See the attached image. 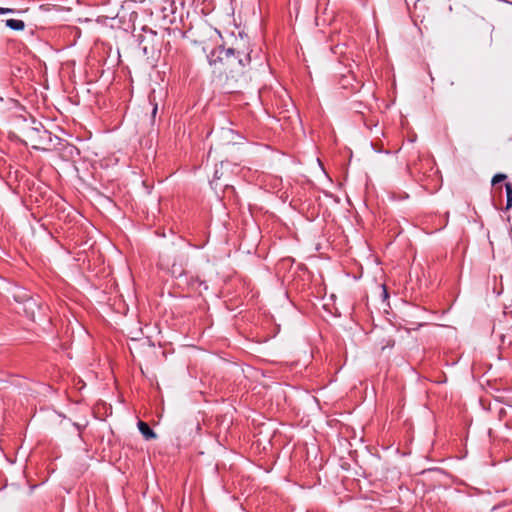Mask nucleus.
I'll return each mask as SVG.
<instances>
[{
	"label": "nucleus",
	"instance_id": "obj_2",
	"mask_svg": "<svg viewBox=\"0 0 512 512\" xmlns=\"http://www.w3.org/2000/svg\"><path fill=\"white\" fill-rule=\"evenodd\" d=\"M137 426H138L139 431L141 432V434L143 435V437L146 440H151V439L156 438V433L150 428V426L146 422L139 421Z\"/></svg>",
	"mask_w": 512,
	"mask_h": 512
},
{
	"label": "nucleus",
	"instance_id": "obj_3",
	"mask_svg": "<svg viewBox=\"0 0 512 512\" xmlns=\"http://www.w3.org/2000/svg\"><path fill=\"white\" fill-rule=\"evenodd\" d=\"M5 24L7 27L15 31H22L25 28L24 21L18 19H7Z\"/></svg>",
	"mask_w": 512,
	"mask_h": 512
},
{
	"label": "nucleus",
	"instance_id": "obj_4",
	"mask_svg": "<svg viewBox=\"0 0 512 512\" xmlns=\"http://www.w3.org/2000/svg\"><path fill=\"white\" fill-rule=\"evenodd\" d=\"M505 191H506V210L510 209L512 207V184L506 183L505 184Z\"/></svg>",
	"mask_w": 512,
	"mask_h": 512
},
{
	"label": "nucleus",
	"instance_id": "obj_1",
	"mask_svg": "<svg viewBox=\"0 0 512 512\" xmlns=\"http://www.w3.org/2000/svg\"><path fill=\"white\" fill-rule=\"evenodd\" d=\"M209 64L214 66L220 73H233L245 67L251 61L250 54L241 53L233 48L219 46L213 49L207 56Z\"/></svg>",
	"mask_w": 512,
	"mask_h": 512
},
{
	"label": "nucleus",
	"instance_id": "obj_5",
	"mask_svg": "<svg viewBox=\"0 0 512 512\" xmlns=\"http://www.w3.org/2000/svg\"><path fill=\"white\" fill-rule=\"evenodd\" d=\"M506 179L505 174H496L492 179V184L495 185L496 183L503 181Z\"/></svg>",
	"mask_w": 512,
	"mask_h": 512
},
{
	"label": "nucleus",
	"instance_id": "obj_7",
	"mask_svg": "<svg viewBox=\"0 0 512 512\" xmlns=\"http://www.w3.org/2000/svg\"><path fill=\"white\" fill-rule=\"evenodd\" d=\"M157 113V105L155 104L152 110V116L154 117Z\"/></svg>",
	"mask_w": 512,
	"mask_h": 512
},
{
	"label": "nucleus",
	"instance_id": "obj_6",
	"mask_svg": "<svg viewBox=\"0 0 512 512\" xmlns=\"http://www.w3.org/2000/svg\"><path fill=\"white\" fill-rule=\"evenodd\" d=\"M14 12H15V10L12 8L0 7V14H10V13H14Z\"/></svg>",
	"mask_w": 512,
	"mask_h": 512
}]
</instances>
